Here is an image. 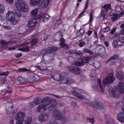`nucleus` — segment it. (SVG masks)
<instances>
[{
  "label": "nucleus",
  "instance_id": "8",
  "mask_svg": "<svg viewBox=\"0 0 124 124\" xmlns=\"http://www.w3.org/2000/svg\"><path fill=\"white\" fill-rule=\"evenodd\" d=\"M53 116L54 119L57 120H61L62 115L61 113L57 110H55L53 113Z\"/></svg>",
  "mask_w": 124,
  "mask_h": 124
},
{
  "label": "nucleus",
  "instance_id": "26",
  "mask_svg": "<svg viewBox=\"0 0 124 124\" xmlns=\"http://www.w3.org/2000/svg\"><path fill=\"white\" fill-rule=\"evenodd\" d=\"M83 51L85 53H88L90 55H93L94 54L93 52L87 48H84Z\"/></svg>",
  "mask_w": 124,
  "mask_h": 124
},
{
  "label": "nucleus",
  "instance_id": "51",
  "mask_svg": "<svg viewBox=\"0 0 124 124\" xmlns=\"http://www.w3.org/2000/svg\"><path fill=\"white\" fill-rule=\"evenodd\" d=\"M9 4H12L14 2V0H5Z\"/></svg>",
  "mask_w": 124,
  "mask_h": 124
},
{
  "label": "nucleus",
  "instance_id": "48",
  "mask_svg": "<svg viewBox=\"0 0 124 124\" xmlns=\"http://www.w3.org/2000/svg\"><path fill=\"white\" fill-rule=\"evenodd\" d=\"M104 10H102L101 12V14L103 18V19H106L105 16L106 14L104 12Z\"/></svg>",
  "mask_w": 124,
  "mask_h": 124
},
{
  "label": "nucleus",
  "instance_id": "44",
  "mask_svg": "<svg viewBox=\"0 0 124 124\" xmlns=\"http://www.w3.org/2000/svg\"><path fill=\"white\" fill-rule=\"evenodd\" d=\"M110 30V28L107 27L102 30V31L104 32H107Z\"/></svg>",
  "mask_w": 124,
  "mask_h": 124
},
{
  "label": "nucleus",
  "instance_id": "10",
  "mask_svg": "<svg viewBox=\"0 0 124 124\" xmlns=\"http://www.w3.org/2000/svg\"><path fill=\"white\" fill-rule=\"evenodd\" d=\"M118 89L121 93H124V83L122 82H119L118 85Z\"/></svg>",
  "mask_w": 124,
  "mask_h": 124
},
{
  "label": "nucleus",
  "instance_id": "63",
  "mask_svg": "<svg viewBox=\"0 0 124 124\" xmlns=\"http://www.w3.org/2000/svg\"><path fill=\"white\" fill-rule=\"evenodd\" d=\"M88 1H87V0L86 2L85 5V9L87 8L88 5Z\"/></svg>",
  "mask_w": 124,
  "mask_h": 124
},
{
  "label": "nucleus",
  "instance_id": "49",
  "mask_svg": "<svg viewBox=\"0 0 124 124\" xmlns=\"http://www.w3.org/2000/svg\"><path fill=\"white\" fill-rule=\"evenodd\" d=\"M62 23V20L61 19H59L56 21V24L58 25H60Z\"/></svg>",
  "mask_w": 124,
  "mask_h": 124
},
{
  "label": "nucleus",
  "instance_id": "50",
  "mask_svg": "<svg viewBox=\"0 0 124 124\" xmlns=\"http://www.w3.org/2000/svg\"><path fill=\"white\" fill-rule=\"evenodd\" d=\"M85 44V42L84 41H81L80 42L79 44V46L80 47H83Z\"/></svg>",
  "mask_w": 124,
  "mask_h": 124
},
{
  "label": "nucleus",
  "instance_id": "36",
  "mask_svg": "<svg viewBox=\"0 0 124 124\" xmlns=\"http://www.w3.org/2000/svg\"><path fill=\"white\" fill-rule=\"evenodd\" d=\"M41 6L43 7L46 8V0H42Z\"/></svg>",
  "mask_w": 124,
  "mask_h": 124
},
{
  "label": "nucleus",
  "instance_id": "64",
  "mask_svg": "<svg viewBox=\"0 0 124 124\" xmlns=\"http://www.w3.org/2000/svg\"><path fill=\"white\" fill-rule=\"evenodd\" d=\"M120 33L122 35H124V29H122L120 31Z\"/></svg>",
  "mask_w": 124,
  "mask_h": 124
},
{
  "label": "nucleus",
  "instance_id": "30",
  "mask_svg": "<svg viewBox=\"0 0 124 124\" xmlns=\"http://www.w3.org/2000/svg\"><path fill=\"white\" fill-rule=\"evenodd\" d=\"M5 10V7L4 5L2 4H0V13H3Z\"/></svg>",
  "mask_w": 124,
  "mask_h": 124
},
{
  "label": "nucleus",
  "instance_id": "40",
  "mask_svg": "<svg viewBox=\"0 0 124 124\" xmlns=\"http://www.w3.org/2000/svg\"><path fill=\"white\" fill-rule=\"evenodd\" d=\"M87 122L91 123H92V124H93L94 121V118H92V119H91L89 118H87Z\"/></svg>",
  "mask_w": 124,
  "mask_h": 124
},
{
  "label": "nucleus",
  "instance_id": "13",
  "mask_svg": "<svg viewBox=\"0 0 124 124\" xmlns=\"http://www.w3.org/2000/svg\"><path fill=\"white\" fill-rule=\"evenodd\" d=\"M37 21L35 19H34L29 22L27 24V26L31 28L34 26L36 24Z\"/></svg>",
  "mask_w": 124,
  "mask_h": 124
},
{
  "label": "nucleus",
  "instance_id": "42",
  "mask_svg": "<svg viewBox=\"0 0 124 124\" xmlns=\"http://www.w3.org/2000/svg\"><path fill=\"white\" fill-rule=\"evenodd\" d=\"M17 39L18 38H16L13 39L12 40V41H11L12 43H18V42H20L21 40H16V39Z\"/></svg>",
  "mask_w": 124,
  "mask_h": 124
},
{
  "label": "nucleus",
  "instance_id": "62",
  "mask_svg": "<svg viewBox=\"0 0 124 124\" xmlns=\"http://www.w3.org/2000/svg\"><path fill=\"white\" fill-rule=\"evenodd\" d=\"M60 41L61 42V43H64V42H65V39L62 38H60Z\"/></svg>",
  "mask_w": 124,
  "mask_h": 124
},
{
  "label": "nucleus",
  "instance_id": "59",
  "mask_svg": "<svg viewBox=\"0 0 124 124\" xmlns=\"http://www.w3.org/2000/svg\"><path fill=\"white\" fill-rule=\"evenodd\" d=\"M76 54L77 55H81L82 54L81 52L79 51H77L76 52Z\"/></svg>",
  "mask_w": 124,
  "mask_h": 124
},
{
  "label": "nucleus",
  "instance_id": "14",
  "mask_svg": "<svg viewBox=\"0 0 124 124\" xmlns=\"http://www.w3.org/2000/svg\"><path fill=\"white\" fill-rule=\"evenodd\" d=\"M117 118L120 121L124 123V113L121 112L118 114Z\"/></svg>",
  "mask_w": 124,
  "mask_h": 124
},
{
  "label": "nucleus",
  "instance_id": "24",
  "mask_svg": "<svg viewBox=\"0 0 124 124\" xmlns=\"http://www.w3.org/2000/svg\"><path fill=\"white\" fill-rule=\"evenodd\" d=\"M118 57V55L117 54H115L113 56L109 58L107 61V62H108L111 60H116L117 59Z\"/></svg>",
  "mask_w": 124,
  "mask_h": 124
},
{
  "label": "nucleus",
  "instance_id": "28",
  "mask_svg": "<svg viewBox=\"0 0 124 124\" xmlns=\"http://www.w3.org/2000/svg\"><path fill=\"white\" fill-rule=\"evenodd\" d=\"M25 121L23 119L18 120L16 123V124H25Z\"/></svg>",
  "mask_w": 124,
  "mask_h": 124
},
{
  "label": "nucleus",
  "instance_id": "5",
  "mask_svg": "<svg viewBox=\"0 0 124 124\" xmlns=\"http://www.w3.org/2000/svg\"><path fill=\"white\" fill-rule=\"evenodd\" d=\"M90 104L92 107L96 109H102L105 108L104 105L101 102L98 101L91 102Z\"/></svg>",
  "mask_w": 124,
  "mask_h": 124
},
{
  "label": "nucleus",
  "instance_id": "1",
  "mask_svg": "<svg viewBox=\"0 0 124 124\" xmlns=\"http://www.w3.org/2000/svg\"><path fill=\"white\" fill-rule=\"evenodd\" d=\"M16 6L17 8L14 13L9 11L7 13V17L12 25H15L18 22V18L20 17L21 13L20 10L23 12H27L28 10V6L26 5L23 0H16Z\"/></svg>",
  "mask_w": 124,
  "mask_h": 124
},
{
  "label": "nucleus",
  "instance_id": "21",
  "mask_svg": "<svg viewBox=\"0 0 124 124\" xmlns=\"http://www.w3.org/2000/svg\"><path fill=\"white\" fill-rule=\"evenodd\" d=\"M118 91L117 89L116 88H113L111 91V92L110 93L111 96L114 97L117 96V93Z\"/></svg>",
  "mask_w": 124,
  "mask_h": 124
},
{
  "label": "nucleus",
  "instance_id": "37",
  "mask_svg": "<svg viewBox=\"0 0 124 124\" xmlns=\"http://www.w3.org/2000/svg\"><path fill=\"white\" fill-rule=\"evenodd\" d=\"M119 17H118V15H114L111 17V20L113 21H115L117 20Z\"/></svg>",
  "mask_w": 124,
  "mask_h": 124
},
{
  "label": "nucleus",
  "instance_id": "33",
  "mask_svg": "<svg viewBox=\"0 0 124 124\" xmlns=\"http://www.w3.org/2000/svg\"><path fill=\"white\" fill-rule=\"evenodd\" d=\"M0 44L3 47H5L7 46L8 45L7 43L5 42L4 40H2L0 41Z\"/></svg>",
  "mask_w": 124,
  "mask_h": 124
},
{
  "label": "nucleus",
  "instance_id": "41",
  "mask_svg": "<svg viewBox=\"0 0 124 124\" xmlns=\"http://www.w3.org/2000/svg\"><path fill=\"white\" fill-rule=\"evenodd\" d=\"M56 36L58 38V39H60L62 37V33L60 32H58L56 34Z\"/></svg>",
  "mask_w": 124,
  "mask_h": 124
},
{
  "label": "nucleus",
  "instance_id": "34",
  "mask_svg": "<svg viewBox=\"0 0 124 124\" xmlns=\"http://www.w3.org/2000/svg\"><path fill=\"white\" fill-rule=\"evenodd\" d=\"M37 42V39L36 38L34 39L31 41L30 43L31 45H35Z\"/></svg>",
  "mask_w": 124,
  "mask_h": 124
},
{
  "label": "nucleus",
  "instance_id": "19",
  "mask_svg": "<svg viewBox=\"0 0 124 124\" xmlns=\"http://www.w3.org/2000/svg\"><path fill=\"white\" fill-rule=\"evenodd\" d=\"M59 49V48L58 47L54 46L47 50V53H50L56 52Z\"/></svg>",
  "mask_w": 124,
  "mask_h": 124
},
{
  "label": "nucleus",
  "instance_id": "45",
  "mask_svg": "<svg viewBox=\"0 0 124 124\" xmlns=\"http://www.w3.org/2000/svg\"><path fill=\"white\" fill-rule=\"evenodd\" d=\"M61 46L62 47L66 49L67 48L68 46L67 44L64 43H61Z\"/></svg>",
  "mask_w": 124,
  "mask_h": 124
},
{
  "label": "nucleus",
  "instance_id": "29",
  "mask_svg": "<svg viewBox=\"0 0 124 124\" xmlns=\"http://www.w3.org/2000/svg\"><path fill=\"white\" fill-rule=\"evenodd\" d=\"M26 123L27 124H30L32 122V118L31 117H27L26 120Z\"/></svg>",
  "mask_w": 124,
  "mask_h": 124
},
{
  "label": "nucleus",
  "instance_id": "11",
  "mask_svg": "<svg viewBox=\"0 0 124 124\" xmlns=\"http://www.w3.org/2000/svg\"><path fill=\"white\" fill-rule=\"evenodd\" d=\"M116 77L119 79L121 80L124 79V73L121 71H119L116 72Z\"/></svg>",
  "mask_w": 124,
  "mask_h": 124
},
{
  "label": "nucleus",
  "instance_id": "31",
  "mask_svg": "<svg viewBox=\"0 0 124 124\" xmlns=\"http://www.w3.org/2000/svg\"><path fill=\"white\" fill-rule=\"evenodd\" d=\"M17 80L20 83H23L24 82V78L21 77H18L17 79Z\"/></svg>",
  "mask_w": 124,
  "mask_h": 124
},
{
  "label": "nucleus",
  "instance_id": "58",
  "mask_svg": "<svg viewBox=\"0 0 124 124\" xmlns=\"http://www.w3.org/2000/svg\"><path fill=\"white\" fill-rule=\"evenodd\" d=\"M116 29V28H115L113 29H112L111 31L110 32V33L112 34H113L115 33Z\"/></svg>",
  "mask_w": 124,
  "mask_h": 124
},
{
  "label": "nucleus",
  "instance_id": "23",
  "mask_svg": "<svg viewBox=\"0 0 124 124\" xmlns=\"http://www.w3.org/2000/svg\"><path fill=\"white\" fill-rule=\"evenodd\" d=\"M30 47L26 45H24L23 48H20L18 50L22 51H26L29 50Z\"/></svg>",
  "mask_w": 124,
  "mask_h": 124
},
{
  "label": "nucleus",
  "instance_id": "20",
  "mask_svg": "<svg viewBox=\"0 0 124 124\" xmlns=\"http://www.w3.org/2000/svg\"><path fill=\"white\" fill-rule=\"evenodd\" d=\"M46 115L44 114H41L38 117L39 120L41 122L44 121L46 120Z\"/></svg>",
  "mask_w": 124,
  "mask_h": 124
},
{
  "label": "nucleus",
  "instance_id": "43",
  "mask_svg": "<svg viewBox=\"0 0 124 124\" xmlns=\"http://www.w3.org/2000/svg\"><path fill=\"white\" fill-rule=\"evenodd\" d=\"M95 67L96 68H99L101 66V64L100 62H96L94 64Z\"/></svg>",
  "mask_w": 124,
  "mask_h": 124
},
{
  "label": "nucleus",
  "instance_id": "4",
  "mask_svg": "<svg viewBox=\"0 0 124 124\" xmlns=\"http://www.w3.org/2000/svg\"><path fill=\"white\" fill-rule=\"evenodd\" d=\"M69 71L72 73L77 75L80 74L82 72V71L80 68L78 67H76L73 66H70L67 67Z\"/></svg>",
  "mask_w": 124,
  "mask_h": 124
},
{
  "label": "nucleus",
  "instance_id": "47",
  "mask_svg": "<svg viewBox=\"0 0 124 124\" xmlns=\"http://www.w3.org/2000/svg\"><path fill=\"white\" fill-rule=\"evenodd\" d=\"M48 124H58L57 122L54 120H51Z\"/></svg>",
  "mask_w": 124,
  "mask_h": 124
},
{
  "label": "nucleus",
  "instance_id": "3",
  "mask_svg": "<svg viewBox=\"0 0 124 124\" xmlns=\"http://www.w3.org/2000/svg\"><path fill=\"white\" fill-rule=\"evenodd\" d=\"M113 74L112 73L109 75L108 76L104 78L103 81V85L105 86L112 83L115 80V78L113 77Z\"/></svg>",
  "mask_w": 124,
  "mask_h": 124
},
{
  "label": "nucleus",
  "instance_id": "17",
  "mask_svg": "<svg viewBox=\"0 0 124 124\" xmlns=\"http://www.w3.org/2000/svg\"><path fill=\"white\" fill-rule=\"evenodd\" d=\"M97 82V85L96 86V89H98L99 91L102 92L103 90L101 84V80L100 79H98Z\"/></svg>",
  "mask_w": 124,
  "mask_h": 124
},
{
  "label": "nucleus",
  "instance_id": "39",
  "mask_svg": "<svg viewBox=\"0 0 124 124\" xmlns=\"http://www.w3.org/2000/svg\"><path fill=\"white\" fill-rule=\"evenodd\" d=\"M113 46L114 48H116L117 45V40H114L113 42Z\"/></svg>",
  "mask_w": 124,
  "mask_h": 124
},
{
  "label": "nucleus",
  "instance_id": "35",
  "mask_svg": "<svg viewBox=\"0 0 124 124\" xmlns=\"http://www.w3.org/2000/svg\"><path fill=\"white\" fill-rule=\"evenodd\" d=\"M18 70L19 72H25L27 71H30V69H27L24 68H20L18 69Z\"/></svg>",
  "mask_w": 124,
  "mask_h": 124
},
{
  "label": "nucleus",
  "instance_id": "57",
  "mask_svg": "<svg viewBox=\"0 0 124 124\" xmlns=\"http://www.w3.org/2000/svg\"><path fill=\"white\" fill-rule=\"evenodd\" d=\"M124 14V10H123V11L121 12L119 14L118 16L119 18L121 16H122Z\"/></svg>",
  "mask_w": 124,
  "mask_h": 124
},
{
  "label": "nucleus",
  "instance_id": "55",
  "mask_svg": "<svg viewBox=\"0 0 124 124\" xmlns=\"http://www.w3.org/2000/svg\"><path fill=\"white\" fill-rule=\"evenodd\" d=\"M5 17L0 14V20L3 22L4 21Z\"/></svg>",
  "mask_w": 124,
  "mask_h": 124
},
{
  "label": "nucleus",
  "instance_id": "6",
  "mask_svg": "<svg viewBox=\"0 0 124 124\" xmlns=\"http://www.w3.org/2000/svg\"><path fill=\"white\" fill-rule=\"evenodd\" d=\"M50 103H51V104L48 107V109L49 111L53 110L55 108L56 106V102L55 100H51L49 97H47V105Z\"/></svg>",
  "mask_w": 124,
  "mask_h": 124
},
{
  "label": "nucleus",
  "instance_id": "61",
  "mask_svg": "<svg viewBox=\"0 0 124 124\" xmlns=\"http://www.w3.org/2000/svg\"><path fill=\"white\" fill-rule=\"evenodd\" d=\"M62 121L63 122H65L66 121V119L65 117H62H62L61 119Z\"/></svg>",
  "mask_w": 124,
  "mask_h": 124
},
{
  "label": "nucleus",
  "instance_id": "38",
  "mask_svg": "<svg viewBox=\"0 0 124 124\" xmlns=\"http://www.w3.org/2000/svg\"><path fill=\"white\" fill-rule=\"evenodd\" d=\"M9 74V72L8 71H6L5 72H3L0 71V76L4 75L5 76H7Z\"/></svg>",
  "mask_w": 124,
  "mask_h": 124
},
{
  "label": "nucleus",
  "instance_id": "7",
  "mask_svg": "<svg viewBox=\"0 0 124 124\" xmlns=\"http://www.w3.org/2000/svg\"><path fill=\"white\" fill-rule=\"evenodd\" d=\"M62 81V82H60V83L62 84H67L70 85L74 83V81L73 79L68 77H64Z\"/></svg>",
  "mask_w": 124,
  "mask_h": 124
},
{
  "label": "nucleus",
  "instance_id": "46",
  "mask_svg": "<svg viewBox=\"0 0 124 124\" xmlns=\"http://www.w3.org/2000/svg\"><path fill=\"white\" fill-rule=\"evenodd\" d=\"M119 41L122 43H124V37H121L118 39Z\"/></svg>",
  "mask_w": 124,
  "mask_h": 124
},
{
  "label": "nucleus",
  "instance_id": "12",
  "mask_svg": "<svg viewBox=\"0 0 124 124\" xmlns=\"http://www.w3.org/2000/svg\"><path fill=\"white\" fill-rule=\"evenodd\" d=\"M38 8H35L30 13V15L32 17L35 18L38 16Z\"/></svg>",
  "mask_w": 124,
  "mask_h": 124
},
{
  "label": "nucleus",
  "instance_id": "56",
  "mask_svg": "<svg viewBox=\"0 0 124 124\" xmlns=\"http://www.w3.org/2000/svg\"><path fill=\"white\" fill-rule=\"evenodd\" d=\"M53 25V22L52 21L49 23L48 25V27L49 28H51L52 27Z\"/></svg>",
  "mask_w": 124,
  "mask_h": 124
},
{
  "label": "nucleus",
  "instance_id": "16",
  "mask_svg": "<svg viewBox=\"0 0 124 124\" xmlns=\"http://www.w3.org/2000/svg\"><path fill=\"white\" fill-rule=\"evenodd\" d=\"M72 93L74 95L80 99L83 100L84 99V97L82 95L76 91H72Z\"/></svg>",
  "mask_w": 124,
  "mask_h": 124
},
{
  "label": "nucleus",
  "instance_id": "22",
  "mask_svg": "<svg viewBox=\"0 0 124 124\" xmlns=\"http://www.w3.org/2000/svg\"><path fill=\"white\" fill-rule=\"evenodd\" d=\"M111 5L109 4H107L104 5L102 6V8L105 9V11L107 12L108 10H111Z\"/></svg>",
  "mask_w": 124,
  "mask_h": 124
},
{
  "label": "nucleus",
  "instance_id": "60",
  "mask_svg": "<svg viewBox=\"0 0 124 124\" xmlns=\"http://www.w3.org/2000/svg\"><path fill=\"white\" fill-rule=\"evenodd\" d=\"M3 27L7 30H9L11 29V28L10 27L7 26L3 25Z\"/></svg>",
  "mask_w": 124,
  "mask_h": 124
},
{
  "label": "nucleus",
  "instance_id": "52",
  "mask_svg": "<svg viewBox=\"0 0 124 124\" xmlns=\"http://www.w3.org/2000/svg\"><path fill=\"white\" fill-rule=\"evenodd\" d=\"M40 101L38 100H35L34 101V103L35 104L38 105L40 103Z\"/></svg>",
  "mask_w": 124,
  "mask_h": 124
},
{
  "label": "nucleus",
  "instance_id": "54",
  "mask_svg": "<svg viewBox=\"0 0 124 124\" xmlns=\"http://www.w3.org/2000/svg\"><path fill=\"white\" fill-rule=\"evenodd\" d=\"M93 16L92 14L91 13L90 15V19L89 20V22H91L93 21Z\"/></svg>",
  "mask_w": 124,
  "mask_h": 124
},
{
  "label": "nucleus",
  "instance_id": "15",
  "mask_svg": "<svg viewBox=\"0 0 124 124\" xmlns=\"http://www.w3.org/2000/svg\"><path fill=\"white\" fill-rule=\"evenodd\" d=\"M41 0H30V5L32 6H36L39 4Z\"/></svg>",
  "mask_w": 124,
  "mask_h": 124
},
{
  "label": "nucleus",
  "instance_id": "9",
  "mask_svg": "<svg viewBox=\"0 0 124 124\" xmlns=\"http://www.w3.org/2000/svg\"><path fill=\"white\" fill-rule=\"evenodd\" d=\"M51 76L52 78H53L56 80L60 81V82H62V80L64 78L63 76H61V75L59 73H57L54 75Z\"/></svg>",
  "mask_w": 124,
  "mask_h": 124
},
{
  "label": "nucleus",
  "instance_id": "25",
  "mask_svg": "<svg viewBox=\"0 0 124 124\" xmlns=\"http://www.w3.org/2000/svg\"><path fill=\"white\" fill-rule=\"evenodd\" d=\"M91 59V58L89 56L84 57L82 59V62L83 63H88Z\"/></svg>",
  "mask_w": 124,
  "mask_h": 124
},
{
  "label": "nucleus",
  "instance_id": "18",
  "mask_svg": "<svg viewBox=\"0 0 124 124\" xmlns=\"http://www.w3.org/2000/svg\"><path fill=\"white\" fill-rule=\"evenodd\" d=\"M24 113L23 112H19L16 115L15 118L16 120H17L19 118H24Z\"/></svg>",
  "mask_w": 124,
  "mask_h": 124
},
{
  "label": "nucleus",
  "instance_id": "27",
  "mask_svg": "<svg viewBox=\"0 0 124 124\" xmlns=\"http://www.w3.org/2000/svg\"><path fill=\"white\" fill-rule=\"evenodd\" d=\"M8 90H6L5 91V92H4V91L3 90H1L0 92H1V94L3 95H5L6 93H10L12 92V90L11 88H9V89H8Z\"/></svg>",
  "mask_w": 124,
  "mask_h": 124
},
{
  "label": "nucleus",
  "instance_id": "32",
  "mask_svg": "<svg viewBox=\"0 0 124 124\" xmlns=\"http://www.w3.org/2000/svg\"><path fill=\"white\" fill-rule=\"evenodd\" d=\"M74 65L77 66H81L84 65V63L82 62H74Z\"/></svg>",
  "mask_w": 124,
  "mask_h": 124
},
{
  "label": "nucleus",
  "instance_id": "53",
  "mask_svg": "<svg viewBox=\"0 0 124 124\" xmlns=\"http://www.w3.org/2000/svg\"><path fill=\"white\" fill-rule=\"evenodd\" d=\"M85 9H84L78 16V18H80V17H82L84 15V13L85 12Z\"/></svg>",
  "mask_w": 124,
  "mask_h": 124
},
{
  "label": "nucleus",
  "instance_id": "2",
  "mask_svg": "<svg viewBox=\"0 0 124 124\" xmlns=\"http://www.w3.org/2000/svg\"><path fill=\"white\" fill-rule=\"evenodd\" d=\"M46 98H45L41 101V104L37 107V111L41 112L46 111Z\"/></svg>",
  "mask_w": 124,
  "mask_h": 124
}]
</instances>
